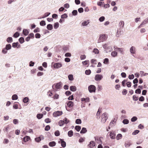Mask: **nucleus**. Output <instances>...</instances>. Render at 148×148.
Returning a JSON list of instances; mask_svg holds the SVG:
<instances>
[{"instance_id": "obj_1", "label": "nucleus", "mask_w": 148, "mask_h": 148, "mask_svg": "<svg viewBox=\"0 0 148 148\" xmlns=\"http://www.w3.org/2000/svg\"><path fill=\"white\" fill-rule=\"evenodd\" d=\"M124 25V22L123 21H121L119 23V25L120 27V29H119V30L117 31V33L118 34H122L123 32H121V29H123Z\"/></svg>"}, {"instance_id": "obj_2", "label": "nucleus", "mask_w": 148, "mask_h": 148, "mask_svg": "<svg viewBox=\"0 0 148 148\" xmlns=\"http://www.w3.org/2000/svg\"><path fill=\"white\" fill-rule=\"evenodd\" d=\"M88 90L90 93L95 92L96 90V87L94 85H91L88 86Z\"/></svg>"}, {"instance_id": "obj_3", "label": "nucleus", "mask_w": 148, "mask_h": 148, "mask_svg": "<svg viewBox=\"0 0 148 148\" xmlns=\"http://www.w3.org/2000/svg\"><path fill=\"white\" fill-rule=\"evenodd\" d=\"M62 113V111H57L54 112L53 114V115L54 117H57L61 115Z\"/></svg>"}, {"instance_id": "obj_4", "label": "nucleus", "mask_w": 148, "mask_h": 148, "mask_svg": "<svg viewBox=\"0 0 148 148\" xmlns=\"http://www.w3.org/2000/svg\"><path fill=\"white\" fill-rule=\"evenodd\" d=\"M103 78V76L101 75L97 74L96 75L95 77V79L97 81L101 80Z\"/></svg>"}, {"instance_id": "obj_5", "label": "nucleus", "mask_w": 148, "mask_h": 148, "mask_svg": "<svg viewBox=\"0 0 148 148\" xmlns=\"http://www.w3.org/2000/svg\"><path fill=\"white\" fill-rule=\"evenodd\" d=\"M109 133H110L109 136L110 138L112 139H114L115 138L116 135L115 132L113 130H112Z\"/></svg>"}, {"instance_id": "obj_6", "label": "nucleus", "mask_w": 148, "mask_h": 148, "mask_svg": "<svg viewBox=\"0 0 148 148\" xmlns=\"http://www.w3.org/2000/svg\"><path fill=\"white\" fill-rule=\"evenodd\" d=\"M106 39V36L105 35H100L99 38L98 40V42L100 43L101 42H103Z\"/></svg>"}, {"instance_id": "obj_7", "label": "nucleus", "mask_w": 148, "mask_h": 148, "mask_svg": "<svg viewBox=\"0 0 148 148\" xmlns=\"http://www.w3.org/2000/svg\"><path fill=\"white\" fill-rule=\"evenodd\" d=\"M60 140L58 142V143H61V146L62 147H65L66 146V142L62 139H60Z\"/></svg>"}, {"instance_id": "obj_8", "label": "nucleus", "mask_w": 148, "mask_h": 148, "mask_svg": "<svg viewBox=\"0 0 148 148\" xmlns=\"http://www.w3.org/2000/svg\"><path fill=\"white\" fill-rule=\"evenodd\" d=\"M62 66V64L60 62L55 63L53 65V67L55 69H58L61 67Z\"/></svg>"}, {"instance_id": "obj_9", "label": "nucleus", "mask_w": 148, "mask_h": 148, "mask_svg": "<svg viewBox=\"0 0 148 148\" xmlns=\"http://www.w3.org/2000/svg\"><path fill=\"white\" fill-rule=\"evenodd\" d=\"M44 138V136L41 135L35 138V140L38 143L40 142L42 140H43Z\"/></svg>"}, {"instance_id": "obj_10", "label": "nucleus", "mask_w": 148, "mask_h": 148, "mask_svg": "<svg viewBox=\"0 0 148 148\" xmlns=\"http://www.w3.org/2000/svg\"><path fill=\"white\" fill-rule=\"evenodd\" d=\"M74 103L71 101H69L67 102V105L68 107L69 108L73 107V106Z\"/></svg>"}, {"instance_id": "obj_11", "label": "nucleus", "mask_w": 148, "mask_h": 148, "mask_svg": "<svg viewBox=\"0 0 148 148\" xmlns=\"http://www.w3.org/2000/svg\"><path fill=\"white\" fill-rule=\"evenodd\" d=\"M130 52L131 54H135L136 52L135 48L134 46H132L130 48Z\"/></svg>"}, {"instance_id": "obj_12", "label": "nucleus", "mask_w": 148, "mask_h": 148, "mask_svg": "<svg viewBox=\"0 0 148 148\" xmlns=\"http://www.w3.org/2000/svg\"><path fill=\"white\" fill-rule=\"evenodd\" d=\"M95 143L94 141H91L90 142L88 146L90 148H92L95 146Z\"/></svg>"}, {"instance_id": "obj_13", "label": "nucleus", "mask_w": 148, "mask_h": 148, "mask_svg": "<svg viewBox=\"0 0 148 148\" xmlns=\"http://www.w3.org/2000/svg\"><path fill=\"white\" fill-rule=\"evenodd\" d=\"M29 33V32L27 29H24L23 31V34L25 36H27Z\"/></svg>"}, {"instance_id": "obj_14", "label": "nucleus", "mask_w": 148, "mask_h": 148, "mask_svg": "<svg viewBox=\"0 0 148 148\" xmlns=\"http://www.w3.org/2000/svg\"><path fill=\"white\" fill-rule=\"evenodd\" d=\"M30 139V137L29 136H26L23 138V140L25 142H27Z\"/></svg>"}, {"instance_id": "obj_15", "label": "nucleus", "mask_w": 148, "mask_h": 148, "mask_svg": "<svg viewBox=\"0 0 148 148\" xmlns=\"http://www.w3.org/2000/svg\"><path fill=\"white\" fill-rule=\"evenodd\" d=\"M55 87L56 90L60 89L61 87V83L60 82H59L56 84L55 86Z\"/></svg>"}, {"instance_id": "obj_16", "label": "nucleus", "mask_w": 148, "mask_h": 148, "mask_svg": "<svg viewBox=\"0 0 148 148\" xmlns=\"http://www.w3.org/2000/svg\"><path fill=\"white\" fill-rule=\"evenodd\" d=\"M51 13L50 12H46L45 13L44 15H43V16L42 17H39L38 18V19H41L42 18H45L46 17H47Z\"/></svg>"}, {"instance_id": "obj_17", "label": "nucleus", "mask_w": 148, "mask_h": 148, "mask_svg": "<svg viewBox=\"0 0 148 148\" xmlns=\"http://www.w3.org/2000/svg\"><path fill=\"white\" fill-rule=\"evenodd\" d=\"M56 142L54 141H52L50 142L49 143V146L51 147H53L55 146L56 145Z\"/></svg>"}, {"instance_id": "obj_18", "label": "nucleus", "mask_w": 148, "mask_h": 148, "mask_svg": "<svg viewBox=\"0 0 148 148\" xmlns=\"http://www.w3.org/2000/svg\"><path fill=\"white\" fill-rule=\"evenodd\" d=\"M87 132V130L86 128L83 127L82 128L80 132L81 134H85Z\"/></svg>"}, {"instance_id": "obj_19", "label": "nucleus", "mask_w": 148, "mask_h": 148, "mask_svg": "<svg viewBox=\"0 0 148 148\" xmlns=\"http://www.w3.org/2000/svg\"><path fill=\"white\" fill-rule=\"evenodd\" d=\"M47 29L49 30H51L53 29V26L52 24H48L47 26Z\"/></svg>"}, {"instance_id": "obj_20", "label": "nucleus", "mask_w": 148, "mask_h": 148, "mask_svg": "<svg viewBox=\"0 0 148 148\" xmlns=\"http://www.w3.org/2000/svg\"><path fill=\"white\" fill-rule=\"evenodd\" d=\"M70 90L73 92H75L76 90V87L75 86H71L70 87Z\"/></svg>"}, {"instance_id": "obj_21", "label": "nucleus", "mask_w": 148, "mask_h": 148, "mask_svg": "<svg viewBox=\"0 0 148 148\" xmlns=\"http://www.w3.org/2000/svg\"><path fill=\"white\" fill-rule=\"evenodd\" d=\"M6 41L8 43H11L13 42V39L12 37H8L6 39Z\"/></svg>"}, {"instance_id": "obj_22", "label": "nucleus", "mask_w": 148, "mask_h": 148, "mask_svg": "<svg viewBox=\"0 0 148 148\" xmlns=\"http://www.w3.org/2000/svg\"><path fill=\"white\" fill-rule=\"evenodd\" d=\"M95 140L96 141V140L97 141H99V143H102V141L101 140V138H103V137H100V138H99L98 137H95Z\"/></svg>"}, {"instance_id": "obj_23", "label": "nucleus", "mask_w": 148, "mask_h": 148, "mask_svg": "<svg viewBox=\"0 0 148 148\" xmlns=\"http://www.w3.org/2000/svg\"><path fill=\"white\" fill-rule=\"evenodd\" d=\"M5 48L7 49L8 50H9L11 49L12 46L10 44H7L5 45Z\"/></svg>"}, {"instance_id": "obj_24", "label": "nucleus", "mask_w": 148, "mask_h": 148, "mask_svg": "<svg viewBox=\"0 0 148 148\" xmlns=\"http://www.w3.org/2000/svg\"><path fill=\"white\" fill-rule=\"evenodd\" d=\"M18 41L20 43L22 44L25 42L24 38L23 37H21L19 39Z\"/></svg>"}, {"instance_id": "obj_25", "label": "nucleus", "mask_w": 148, "mask_h": 148, "mask_svg": "<svg viewBox=\"0 0 148 148\" xmlns=\"http://www.w3.org/2000/svg\"><path fill=\"white\" fill-rule=\"evenodd\" d=\"M59 23L57 22L55 23L54 24L53 27L55 29H56L59 27Z\"/></svg>"}, {"instance_id": "obj_26", "label": "nucleus", "mask_w": 148, "mask_h": 148, "mask_svg": "<svg viewBox=\"0 0 148 148\" xmlns=\"http://www.w3.org/2000/svg\"><path fill=\"white\" fill-rule=\"evenodd\" d=\"M102 109L101 108H99L98 110V111L97 112L96 114V115L97 116V118L98 119H99L100 117L99 116L100 113L101 112L100 111V109L101 110Z\"/></svg>"}, {"instance_id": "obj_27", "label": "nucleus", "mask_w": 148, "mask_h": 148, "mask_svg": "<svg viewBox=\"0 0 148 148\" xmlns=\"http://www.w3.org/2000/svg\"><path fill=\"white\" fill-rule=\"evenodd\" d=\"M64 124H67L70 122V120L66 118H65L63 119Z\"/></svg>"}, {"instance_id": "obj_28", "label": "nucleus", "mask_w": 148, "mask_h": 148, "mask_svg": "<svg viewBox=\"0 0 148 148\" xmlns=\"http://www.w3.org/2000/svg\"><path fill=\"white\" fill-rule=\"evenodd\" d=\"M29 101V99L28 97H26L23 99V102L25 103H27Z\"/></svg>"}, {"instance_id": "obj_29", "label": "nucleus", "mask_w": 148, "mask_h": 148, "mask_svg": "<svg viewBox=\"0 0 148 148\" xmlns=\"http://www.w3.org/2000/svg\"><path fill=\"white\" fill-rule=\"evenodd\" d=\"M18 99V96L16 94H14L12 95V100H16Z\"/></svg>"}, {"instance_id": "obj_30", "label": "nucleus", "mask_w": 148, "mask_h": 148, "mask_svg": "<svg viewBox=\"0 0 148 148\" xmlns=\"http://www.w3.org/2000/svg\"><path fill=\"white\" fill-rule=\"evenodd\" d=\"M68 78L69 80L72 81L73 80L74 78L73 75L72 74H70L68 76Z\"/></svg>"}, {"instance_id": "obj_31", "label": "nucleus", "mask_w": 148, "mask_h": 148, "mask_svg": "<svg viewBox=\"0 0 148 148\" xmlns=\"http://www.w3.org/2000/svg\"><path fill=\"white\" fill-rule=\"evenodd\" d=\"M68 135L69 137H71L73 135V132L72 130L69 131L68 132Z\"/></svg>"}, {"instance_id": "obj_32", "label": "nucleus", "mask_w": 148, "mask_h": 148, "mask_svg": "<svg viewBox=\"0 0 148 148\" xmlns=\"http://www.w3.org/2000/svg\"><path fill=\"white\" fill-rule=\"evenodd\" d=\"M88 21V20L84 21L82 23V25L83 26L87 25L89 23Z\"/></svg>"}, {"instance_id": "obj_33", "label": "nucleus", "mask_w": 148, "mask_h": 148, "mask_svg": "<svg viewBox=\"0 0 148 148\" xmlns=\"http://www.w3.org/2000/svg\"><path fill=\"white\" fill-rule=\"evenodd\" d=\"M20 35L19 33L18 32H16L13 35V37L15 38H17Z\"/></svg>"}, {"instance_id": "obj_34", "label": "nucleus", "mask_w": 148, "mask_h": 148, "mask_svg": "<svg viewBox=\"0 0 148 148\" xmlns=\"http://www.w3.org/2000/svg\"><path fill=\"white\" fill-rule=\"evenodd\" d=\"M8 50L5 47L4 48H3L1 51L2 53L4 54H6L7 52H8Z\"/></svg>"}, {"instance_id": "obj_35", "label": "nucleus", "mask_w": 148, "mask_h": 148, "mask_svg": "<svg viewBox=\"0 0 148 148\" xmlns=\"http://www.w3.org/2000/svg\"><path fill=\"white\" fill-rule=\"evenodd\" d=\"M43 116V114H38L36 115V117L38 119H41Z\"/></svg>"}, {"instance_id": "obj_36", "label": "nucleus", "mask_w": 148, "mask_h": 148, "mask_svg": "<svg viewBox=\"0 0 148 148\" xmlns=\"http://www.w3.org/2000/svg\"><path fill=\"white\" fill-rule=\"evenodd\" d=\"M58 125L60 126H62L64 124L63 120H60L58 122Z\"/></svg>"}, {"instance_id": "obj_37", "label": "nucleus", "mask_w": 148, "mask_h": 148, "mask_svg": "<svg viewBox=\"0 0 148 148\" xmlns=\"http://www.w3.org/2000/svg\"><path fill=\"white\" fill-rule=\"evenodd\" d=\"M75 129L77 132H79L81 129V127L79 125H77L75 126Z\"/></svg>"}, {"instance_id": "obj_38", "label": "nucleus", "mask_w": 148, "mask_h": 148, "mask_svg": "<svg viewBox=\"0 0 148 148\" xmlns=\"http://www.w3.org/2000/svg\"><path fill=\"white\" fill-rule=\"evenodd\" d=\"M117 53L115 51H113L111 52V55L113 57H115L117 56Z\"/></svg>"}, {"instance_id": "obj_39", "label": "nucleus", "mask_w": 148, "mask_h": 148, "mask_svg": "<svg viewBox=\"0 0 148 148\" xmlns=\"http://www.w3.org/2000/svg\"><path fill=\"white\" fill-rule=\"evenodd\" d=\"M122 137V134H119L117 135L116 138L117 140H119L121 139Z\"/></svg>"}, {"instance_id": "obj_40", "label": "nucleus", "mask_w": 148, "mask_h": 148, "mask_svg": "<svg viewBox=\"0 0 148 148\" xmlns=\"http://www.w3.org/2000/svg\"><path fill=\"white\" fill-rule=\"evenodd\" d=\"M122 122L124 124H127L129 123V121L128 119H125Z\"/></svg>"}, {"instance_id": "obj_41", "label": "nucleus", "mask_w": 148, "mask_h": 148, "mask_svg": "<svg viewBox=\"0 0 148 148\" xmlns=\"http://www.w3.org/2000/svg\"><path fill=\"white\" fill-rule=\"evenodd\" d=\"M46 24L45 21L44 20H42L40 22V24L41 26H44Z\"/></svg>"}, {"instance_id": "obj_42", "label": "nucleus", "mask_w": 148, "mask_h": 148, "mask_svg": "<svg viewBox=\"0 0 148 148\" xmlns=\"http://www.w3.org/2000/svg\"><path fill=\"white\" fill-rule=\"evenodd\" d=\"M68 17V15L66 13H64L61 16V18H66Z\"/></svg>"}, {"instance_id": "obj_43", "label": "nucleus", "mask_w": 148, "mask_h": 148, "mask_svg": "<svg viewBox=\"0 0 148 148\" xmlns=\"http://www.w3.org/2000/svg\"><path fill=\"white\" fill-rule=\"evenodd\" d=\"M82 123V121L80 119H77L75 121V123L77 124H80Z\"/></svg>"}, {"instance_id": "obj_44", "label": "nucleus", "mask_w": 148, "mask_h": 148, "mask_svg": "<svg viewBox=\"0 0 148 148\" xmlns=\"http://www.w3.org/2000/svg\"><path fill=\"white\" fill-rule=\"evenodd\" d=\"M18 45V42H13L12 44V47L13 48H17V46Z\"/></svg>"}, {"instance_id": "obj_45", "label": "nucleus", "mask_w": 148, "mask_h": 148, "mask_svg": "<svg viewBox=\"0 0 148 148\" xmlns=\"http://www.w3.org/2000/svg\"><path fill=\"white\" fill-rule=\"evenodd\" d=\"M138 119L137 118L136 116H133L131 119V121L132 122H134L136 121Z\"/></svg>"}, {"instance_id": "obj_46", "label": "nucleus", "mask_w": 148, "mask_h": 148, "mask_svg": "<svg viewBox=\"0 0 148 148\" xmlns=\"http://www.w3.org/2000/svg\"><path fill=\"white\" fill-rule=\"evenodd\" d=\"M55 135L56 136H58L60 135V134L59 130L56 131L54 132Z\"/></svg>"}, {"instance_id": "obj_47", "label": "nucleus", "mask_w": 148, "mask_h": 148, "mask_svg": "<svg viewBox=\"0 0 148 148\" xmlns=\"http://www.w3.org/2000/svg\"><path fill=\"white\" fill-rule=\"evenodd\" d=\"M91 73V71L90 69L87 70L85 71V73L86 75H89Z\"/></svg>"}, {"instance_id": "obj_48", "label": "nucleus", "mask_w": 148, "mask_h": 148, "mask_svg": "<svg viewBox=\"0 0 148 148\" xmlns=\"http://www.w3.org/2000/svg\"><path fill=\"white\" fill-rule=\"evenodd\" d=\"M78 12L76 10H73L72 12V15L73 16H76Z\"/></svg>"}, {"instance_id": "obj_49", "label": "nucleus", "mask_w": 148, "mask_h": 148, "mask_svg": "<svg viewBox=\"0 0 148 148\" xmlns=\"http://www.w3.org/2000/svg\"><path fill=\"white\" fill-rule=\"evenodd\" d=\"M141 92V90L139 88L137 89L135 91V93L137 94H140Z\"/></svg>"}, {"instance_id": "obj_50", "label": "nucleus", "mask_w": 148, "mask_h": 148, "mask_svg": "<svg viewBox=\"0 0 148 148\" xmlns=\"http://www.w3.org/2000/svg\"><path fill=\"white\" fill-rule=\"evenodd\" d=\"M109 60L108 58H105L103 60V63L106 64H108L109 63Z\"/></svg>"}, {"instance_id": "obj_51", "label": "nucleus", "mask_w": 148, "mask_h": 148, "mask_svg": "<svg viewBox=\"0 0 148 148\" xmlns=\"http://www.w3.org/2000/svg\"><path fill=\"white\" fill-rule=\"evenodd\" d=\"M85 139L84 137H81L79 140V142L80 143H82L85 141Z\"/></svg>"}, {"instance_id": "obj_52", "label": "nucleus", "mask_w": 148, "mask_h": 148, "mask_svg": "<svg viewBox=\"0 0 148 148\" xmlns=\"http://www.w3.org/2000/svg\"><path fill=\"white\" fill-rule=\"evenodd\" d=\"M105 19V17L104 16H102L100 17L99 19V20L100 22H102Z\"/></svg>"}, {"instance_id": "obj_53", "label": "nucleus", "mask_w": 148, "mask_h": 148, "mask_svg": "<svg viewBox=\"0 0 148 148\" xmlns=\"http://www.w3.org/2000/svg\"><path fill=\"white\" fill-rule=\"evenodd\" d=\"M132 97L133 100L134 101H137L138 99V97H137L135 95H134Z\"/></svg>"}, {"instance_id": "obj_54", "label": "nucleus", "mask_w": 148, "mask_h": 148, "mask_svg": "<svg viewBox=\"0 0 148 148\" xmlns=\"http://www.w3.org/2000/svg\"><path fill=\"white\" fill-rule=\"evenodd\" d=\"M140 132L139 130H134L132 133L133 135H136L137 134Z\"/></svg>"}, {"instance_id": "obj_55", "label": "nucleus", "mask_w": 148, "mask_h": 148, "mask_svg": "<svg viewBox=\"0 0 148 148\" xmlns=\"http://www.w3.org/2000/svg\"><path fill=\"white\" fill-rule=\"evenodd\" d=\"M93 52L95 54H97L99 53V51L98 50L97 48H94L93 51Z\"/></svg>"}, {"instance_id": "obj_56", "label": "nucleus", "mask_w": 148, "mask_h": 148, "mask_svg": "<svg viewBox=\"0 0 148 148\" xmlns=\"http://www.w3.org/2000/svg\"><path fill=\"white\" fill-rule=\"evenodd\" d=\"M89 63V60H86L85 61L82 62V63L84 65H86L88 64V63Z\"/></svg>"}, {"instance_id": "obj_57", "label": "nucleus", "mask_w": 148, "mask_h": 148, "mask_svg": "<svg viewBox=\"0 0 148 148\" xmlns=\"http://www.w3.org/2000/svg\"><path fill=\"white\" fill-rule=\"evenodd\" d=\"M29 37V38H34V34L32 33H30L28 35V36Z\"/></svg>"}, {"instance_id": "obj_58", "label": "nucleus", "mask_w": 148, "mask_h": 148, "mask_svg": "<svg viewBox=\"0 0 148 148\" xmlns=\"http://www.w3.org/2000/svg\"><path fill=\"white\" fill-rule=\"evenodd\" d=\"M117 51L121 53H123V49L122 48H117Z\"/></svg>"}, {"instance_id": "obj_59", "label": "nucleus", "mask_w": 148, "mask_h": 148, "mask_svg": "<svg viewBox=\"0 0 148 148\" xmlns=\"http://www.w3.org/2000/svg\"><path fill=\"white\" fill-rule=\"evenodd\" d=\"M50 129V127L49 125H47L46 126L45 128V131H48Z\"/></svg>"}, {"instance_id": "obj_60", "label": "nucleus", "mask_w": 148, "mask_h": 148, "mask_svg": "<svg viewBox=\"0 0 148 148\" xmlns=\"http://www.w3.org/2000/svg\"><path fill=\"white\" fill-rule=\"evenodd\" d=\"M108 45L107 44H105L103 46V48L105 49H108L109 48V47L108 46Z\"/></svg>"}, {"instance_id": "obj_61", "label": "nucleus", "mask_w": 148, "mask_h": 148, "mask_svg": "<svg viewBox=\"0 0 148 148\" xmlns=\"http://www.w3.org/2000/svg\"><path fill=\"white\" fill-rule=\"evenodd\" d=\"M15 102L14 103V105L13 106V108L14 109H18V105L16 104L15 103Z\"/></svg>"}, {"instance_id": "obj_62", "label": "nucleus", "mask_w": 148, "mask_h": 148, "mask_svg": "<svg viewBox=\"0 0 148 148\" xmlns=\"http://www.w3.org/2000/svg\"><path fill=\"white\" fill-rule=\"evenodd\" d=\"M45 121L47 123H50L51 121V119L49 118H47L45 120Z\"/></svg>"}, {"instance_id": "obj_63", "label": "nucleus", "mask_w": 148, "mask_h": 148, "mask_svg": "<svg viewBox=\"0 0 148 148\" xmlns=\"http://www.w3.org/2000/svg\"><path fill=\"white\" fill-rule=\"evenodd\" d=\"M65 57H70L71 56V54L70 53H66L64 55Z\"/></svg>"}, {"instance_id": "obj_64", "label": "nucleus", "mask_w": 148, "mask_h": 148, "mask_svg": "<svg viewBox=\"0 0 148 148\" xmlns=\"http://www.w3.org/2000/svg\"><path fill=\"white\" fill-rule=\"evenodd\" d=\"M78 11L79 13H82L83 12L84 9L82 8L81 7L78 9Z\"/></svg>"}]
</instances>
